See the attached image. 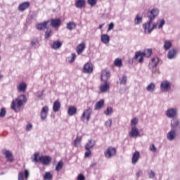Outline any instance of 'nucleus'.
<instances>
[{"label":"nucleus","mask_w":180,"mask_h":180,"mask_svg":"<svg viewBox=\"0 0 180 180\" xmlns=\"http://www.w3.org/2000/svg\"><path fill=\"white\" fill-rule=\"evenodd\" d=\"M27 102V97L25 94H21L18 96L16 99L13 100L11 103V109L15 110V112H19L20 110V108L23 106V105H26Z\"/></svg>","instance_id":"obj_1"},{"label":"nucleus","mask_w":180,"mask_h":180,"mask_svg":"<svg viewBox=\"0 0 180 180\" xmlns=\"http://www.w3.org/2000/svg\"><path fill=\"white\" fill-rule=\"evenodd\" d=\"M39 153H35L33 157L31 158L32 162H41L43 165H49L51 162V158L50 156H40Z\"/></svg>","instance_id":"obj_2"},{"label":"nucleus","mask_w":180,"mask_h":180,"mask_svg":"<svg viewBox=\"0 0 180 180\" xmlns=\"http://www.w3.org/2000/svg\"><path fill=\"white\" fill-rule=\"evenodd\" d=\"M144 57H146V51H136L135 53L134 57L131 60H129V64L133 65V63L138 61L140 64H143L144 61Z\"/></svg>","instance_id":"obj_3"},{"label":"nucleus","mask_w":180,"mask_h":180,"mask_svg":"<svg viewBox=\"0 0 180 180\" xmlns=\"http://www.w3.org/2000/svg\"><path fill=\"white\" fill-rule=\"evenodd\" d=\"M151 25H153L151 26ZM143 29L146 34H150L154 29H156L155 23L153 24V21L148 20V22L143 24Z\"/></svg>","instance_id":"obj_4"},{"label":"nucleus","mask_w":180,"mask_h":180,"mask_svg":"<svg viewBox=\"0 0 180 180\" xmlns=\"http://www.w3.org/2000/svg\"><path fill=\"white\" fill-rule=\"evenodd\" d=\"M170 127L172 130L176 131L177 133L180 132V122L178 118L172 119L170 121Z\"/></svg>","instance_id":"obj_5"},{"label":"nucleus","mask_w":180,"mask_h":180,"mask_svg":"<svg viewBox=\"0 0 180 180\" xmlns=\"http://www.w3.org/2000/svg\"><path fill=\"white\" fill-rule=\"evenodd\" d=\"M165 115L169 119H176L178 116V109L171 108L166 110Z\"/></svg>","instance_id":"obj_6"},{"label":"nucleus","mask_w":180,"mask_h":180,"mask_svg":"<svg viewBox=\"0 0 180 180\" xmlns=\"http://www.w3.org/2000/svg\"><path fill=\"white\" fill-rule=\"evenodd\" d=\"M92 115V108L89 107L87 109L84 110L83 112L81 120L82 122H85V118L86 119L87 122H89V119H91V115Z\"/></svg>","instance_id":"obj_7"},{"label":"nucleus","mask_w":180,"mask_h":180,"mask_svg":"<svg viewBox=\"0 0 180 180\" xmlns=\"http://www.w3.org/2000/svg\"><path fill=\"white\" fill-rule=\"evenodd\" d=\"M116 155V148L113 147H108L104 152L105 158L110 159Z\"/></svg>","instance_id":"obj_8"},{"label":"nucleus","mask_w":180,"mask_h":180,"mask_svg":"<svg viewBox=\"0 0 180 180\" xmlns=\"http://www.w3.org/2000/svg\"><path fill=\"white\" fill-rule=\"evenodd\" d=\"M171 89V82L168 80H165L160 84V91L162 92H168Z\"/></svg>","instance_id":"obj_9"},{"label":"nucleus","mask_w":180,"mask_h":180,"mask_svg":"<svg viewBox=\"0 0 180 180\" xmlns=\"http://www.w3.org/2000/svg\"><path fill=\"white\" fill-rule=\"evenodd\" d=\"M158 13H160V11L158 8H153L149 13H148V18L149 20L154 22L155 18L158 16Z\"/></svg>","instance_id":"obj_10"},{"label":"nucleus","mask_w":180,"mask_h":180,"mask_svg":"<svg viewBox=\"0 0 180 180\" xmlns=\"http://www.w3.org/2000/svg\"><path fill=\"white\" fill-rule=\"evenodd\" d=\"M110 78V72L108 70H102L101 79L102 82H108V79Z\"/></svg>","instance_id":"obj_11"},{"label":"nucleus","mask_w":180,"mask_h":180,"mask_svg":"<svg viewBox=\"0 0 180 180\" xmlns=\"http://www.w3.org/2000/svg\"><path fill=\"white\" fill-rule=\"evenodd\" d=\"M47 115H49V107L44 106L40 113V117L42 122H44L47 119Z\"/></svg>","instance_id":"obj_12"},{"label":"nucleus","mask_w":180,"mask_h":180,"mask_svg":"<svg viewBox=\"0 0 180 180\" xmlns=\"http://www.w3.org/2000/svg\"><path fill=\"white\" fill-rule=\"evenodd\" d=\"M2 154L5 155L7 161H9L10 162H12L13 161V155L12 154V152H11L9 150L3 149Z\"/></svg>","instance_id":"obj_13"},{"label":"nucleus","mask_w":180,"mask_h":180,"mask_svg":"<svg viewBox=\"0 0 180 180\" xmlns=\"http://www.w3.org/2000/svg\"><path fill=\"white\" fill-rule=\"evenodd\" d=\"M16 89L18 92L25 94L26 89H27V84L25 82H21L17 85Z\"/></svg>","instance_id":"obj_14"},{"label":"nucleus","mask_w":180,"mask_h":180,"mask_svg":"<svg viewBox=\"0 0 180 180\" xmlns=\"http://www.w3.org/2000/svg\"><path fill=\"white\" fill-rule=\"evenodd\" d=\"M49 22H51V26L54 29H58L61 26V20L60 18L51 19Z\"/></svg>","instance_id":"obj_15"},{"label":"nucleus","mask_w":180,"mask_h":180,"mask_svg":"<svg viewBox=\"0 0 180 180\" xmlns=\"http://www.w3.org/2000/svg\"><path fill=\"white\" fill-rule=\"evenodd\" d=\"M176 136H178V132L171 129L167 134V139L169 141H172L174 139H176Z\"/></svg>","instance_id":"obj_16"},{"label":"nucleus","mask_w":180,"mask_h":180,"mask_svg":"<svg viewBox=\"0 0 180 180\" xmlns=\"http://www.w3.org/2000/svg\"><path fill=\"white\" fill-rule=\"evenodd\" d=\"M94 71V68L92 67V64L87 63L84 65L83 72L84 74H91Z\"/></svg>","instance_id":"obj_17"},{"label":"nucleus","mask_w":180,"mask_h":180,"mask_svg":"<svg viewBox=\"0 0 180 180\" xmlns=\"http://www.w3.org/2000/svg\"><path fill=\"white\" fill-rule=\"evenodd\" d=\"M29 6H30V3L29 1H25L18 6V10L19 12H24L26 9H29Z\"/></svg>","instance_id":"obj_18"},{"label":"nucleus","mask_w":180,"mask_h":180,"mask_svg":"<svg viewBox=\"0 0 180 180\" xmlns=\"http://www.w3.org/2000/svg\"><path fill=\"white\" fill-rule=\"evenodd\" d=\"M129 137L136 138L140 136V133L139 132V129L136 127H132L131 131L129 133Z\"/></svg>","instance_id":"obj_19"},{"label":"nucleus","mask_w":180,"mask_h":180,"mask_svg":"<svg viewBox=\"0 0 180 180\" xmlns=\"http://www.w3.org/2000/svg\"><path fill=\"white\" fill-rule=\"evenodd\" d=\"M110 88V85L108 82H104V84L100 86V91L101 94H105V92H108Z\"/></svg>","instance_id":"obj_20"},{"label":"nucleus","mask_w":180,"mask_h":180,"mask_svg":"<svg viewBox=\"0 0 180 180\" xmlns=\"http://www.w3.org/2000/svg\"><path fill=\"white\" fill-rule=\"evenodd\" d=\"M50 23V20H46L43 22H41L36 25V27L37 30H44L45 29H47V25Z\"/></svg>","instance_id":"obj_21"},{"label":"nucleus","mask_w":180,"mask_h":180,"mask_svg":"<svg viewBox=\"0 0 180 180\" xmlns=\"http://www.w3.org/2000/svg\"><path fill=\"white\" fill-rule=\"evenodd\" d=\"M160 61V59L158 57L153 58L151 60V62L149 63V68H157V65H158V63Z\"/></svg>","instance_id":"obj_22"},{"label":"nucleus","mask_w":180,"mask_h":180,"mask_svg":"<svg viewBox=\"0 0 180 180\" xmlns=\"http://www.w3.org/2000/svg\"><path fill=\"white\" fill-rule=\"evenodd\" d=\"M85 47H86V44L84 42L81 43L77 46L76 51L78 56H79V54H82V53L84 52V50H85Z\"/></svg>","instance_id":"obj_23"},{"label":"nucleus","mask_w":180,"mask_h":180,"mask_svg":"<svg viewBox=\"0 0 180 180\" xmlns=\"http://www.w3.org/2000/svg\"><path fill=\"white\" fill-rule=\"evenodd\" d=\"M75 6L79 9H82L85 6V0H76L75 3Z\"/></svg>","instance_id":"obj_24"},{"label":"nucleus","mask_w":180,"mask_h":180,"mask_svg":"<svg viewBox=\"0 0 180 180\" xmlns=\"http://www.w3.org/2000/svg\"><path fill=\"white\" fill-rule=\"evenodd\" d=\"M61 109V103L58 101H56L53 105V110L56 112H59Z\"/></svg>","instance_id":"obj_25"},{"label":"nucleus","mask_w":180,"mask_h":180,"mask_svg":"<svg viewBox=\"0 0 180 180\" xmlns=\"http://www.w3.org/2000/svg\"><path fill=\"white\" fill-rule=\"evenodd\" d=\"M139 158H140V152L135 151L132 155V159H131L132 164H136L137 161H139Z\"/></svg>","instance_id":"obj_26"},{"label":"nucleus","mask_w":180,"mask_h":180,"mask_svg":"<svg viewBox=\"0 0 180 180\" xmlns=\"http://www.w3.org/2000/svg\"><path fill=\"white\" fill-rule=\"evenodd\" d=\"M164 25H165V20L159 19L156 24H155V26H156V29H162V27H164Z\"/></svg>","instance_id":"obj_27"},{"label":"nucleus","mask_w":180,"mask_h":180,"mask_svg":"<svg viewBox=\"0 0 180 180\" xmlns=\"http://www.w3.org/2000/svg\"><path fill=\"white\" fill-rule=\"evenodd\" d=\"M101 39L102 43H103L104 44H108V43L110 41V37H109V35L106 34H103L101 35Z\"/></svg>","instance_id":"obj_28"},{"label":"nucleus","mask_w":180,"mask_h":180,"mask_svg":"<svg viewBox=\"0 0 180 180\" xmlns=\"http://www.w3.org/2000/svg\"><path fill=\"white\" fill-rule=\"evenodd\" d=\"M96 142L94 140L89 139L88 141V143L85 146V150H91V148H94V146H95Z\"/></svg>","instance_id":"obj_29"},{"label":"nucleus","mask_w":180,"mask_h":180,"mask_svg":"<svg viewBox=\"0 0 180 180\" xmlns=\"http://www.w3.org/2000/svg\"><path fill=\"white\" fill-rule=\"evenodd\" d=\"M176 49H172L169 51L167 53V58H169V60H172L174 57L176 56Z\"/></svg>","instance_id":"obj_30"},{"label":"nucleus","mask_w":180,"mask_h":180,"mask_svg":"<svg viewBox=\"0 0 180 180\" xmlns=\"http://www.w3.org/2000/svg\"><path fill=\"white\" fill-rule=\"evenodd\" d=\"M61 46H63V44L60 41H55L51 45V49H53V50H57L60 49Z\"/></svg>","instance_id":"obj_31"},{"label":"nucleus","mask_w":180,"mask_h":180,"mask_svg":"<svg viewBox=\"0 0 180 180\" xmlns=\"http://www.w3.org/2000/svg\"><path fill=\"white\" fill-rule=\"evenodd\" d=\"M77 113V108L75 106H70L68 110V114L69 116H74Z\"/></svg>","instance_id":"obj_32"},{"label":"nucleus","mask_w":180,"mask_h":180,"mask_svg":"<svg viewBox=\"0 0 180 180\" xmlns=\"http://www.w3.org/2000/svg\"><path fill=\"white\" fill-rule=\"evenodd\" d=\"M105 105V101L100 100L98 102H97L95 105V110H99V109H102V107Z\"/></svg>","instance_id":"obj_33"},{"label":"nucleus","mask_w":180,"mask_h":180,"mask_svg":"<svg viewBox=\"0 0 180 180\" xmlns=\"http://www.w3.org/2000/svg\"><path fill=\"white\" fill-rule=\"evenodd\" d=\"M171 47H172V42H171V41L169 40H166L163 45L164 50H166V51L169 50Z\"/></svg>","instance_id":"obj_34"},{"label":"nucleus","mask_w":180,"mask_h":180,"mask_svg":"<svg viewBox=\"0 0 180 180\" xmlns=\"http://www.w3.org/2000/svg\"><path fill=\"white\" fill-rule=\"evenodd\" d=\"M142 22H143V17L137 14L134 19V25H140V23H142Z\"/></svg>","instance_id":"obj_35"},{"label":"nucleus","mask_w":180,"mask_h":180,"mask_svg":"<svg viewBox=\"0 0 180 180\" xmlns=\"http://www.w3.org/2000/svg\"><path fill=\"white\" fill-rule=\"evenodd\" d=\"M146 89L148 92H154L155 91V84H154V83L149 84L147 86Z\"/></svg>","instance_id":"obj_36"},{"label":"nucleus","mask_w":180,"mask_h":180,"mask_svg":"<svg viewBox=\"0 0 180 180\" xmlns=\"http://www.w3.org/2000/svg\"><path fill=\"white\" fill-rule=\"evenodd\" d=\"M68 30H72L73 29H75V27H77V25L75 24L74 22H70L67 23V26H66Z\"/></svg>","instance_id":"obj_37"},{"label":"nucleus","mask_w":180,"mask_h":180,"mask_svg":"<svg viewBox=\"0 0 180 180\" xmlns=\"http://www.w3.org/2000/svg\"><path fill=\"white\" fill-rule=\"evenodd\" d=\"M82 141V137L77 136V138L74 141V146L75 147H79V145L81 144Z\"/></svg>","instance_id":"obj_38"},{"label":"nucleus","mask_w":180,"mask_h":180,"mask_svg":"<svg viewBox=\"0 0 180 180\" xmlns=\"http://www.w3.org/2000/svg\"><path fill=\"white\" fill-rule=\"evenodd\" d=\"M119 79H120V84L121 85H126L127 82V76L124 75L122 77H120Z\"/></svg>","instance_id":"obj_39"},{"label":"nucleus","mask_w":180,"mask_h":180,"mask_svg":"<svg viewBox=\"0 0 180 180\" xmlns=\"http://www.w3.org/2000/svg\"><path fill=\"white\" fill-rule=\"evenodd\" d=\"M63 161H59L56 167V171H57V172H59V171H61V169H63Z\"/></svg>","instance_id":"obj_40"},{"label":"nucleus","mask_w":180,"mask_h":180,"mask_svg":"<svg viewBox=\"0 0 180 180\" xmlns=\"http://www.w3.org/2000/svg\"><path fill=\"white\" fill-rule=\"evenodd\" d=\"M114 65H115V67H122V59L116 58L114 60Z\"/></svg>","instance_id":"obj_41"},{"label":"nucleus","mask_w":180,"mask_h":180,"mask_svg":"<svg viewBox=\"0 0 180 180\" xmlns=\"http://www.w3.org/2000/svg\"><path fill=\"white\" fill-rule=\"evenodd\" d=\"M44 180H51L53 179V174L50 172H46L44 175Z\"/></svg>","instance_id":"obj_42"},{"label":"nucleus","mask_w":180,"mask_h":180,"mask_svg":"<svg viewBox=\"0 0 180 180\" xmlns=\"http://www.w3.org/2000/svg\"><path fill=\"white\" fill-rule=\"evenodd\" d=\"M104 113L106 115V116H110L112 115V113H113V108H112V107H108L107 110L104 111Z\"/></svg>","instance_id":"obj_43"},{"label":"nucleus","mask_w":180,"mask_h":180,"mask_svg":"<svg viewBox=\"0 0 180 180\" xmlns=\"http://www.w3.org/2000/svg\"><path fill=\"white\" fill-rule=\"evenodd\" d=\"M51 36V29L49 27L46 28V31L45 32L44 37L45 39H49Z\"/></svg>","instance_id":"obj_44"},{"label":"nucleus","mask_w":180,"mask_h":180,"mask_svg":"<svg viewBox=\"0 0 180 180\" xmlns=\"http://www.w3.org/2000/svg\"><path fill=\"white\" fill-rule=\"evenodd\" d=\"M139 123V119L137 118H134L131 120V127H136V124Z\"/></svg>","instance_id":"obj_45"},{"label":"nucleus","mask_w":180,"mask_h":180,"mask_svg":"<svg viewBox=\"0 0 180 180\" xmlns=\"http://www.w3.org/2000/svg\"><path fill=\"white\" fill-rule=\"evenodd\" d=\"M149 150L152 152V153H155L157 152V147H155V145H154V143H152L149 146Z\"/></svg>","instance_id":"obj_46"},{"label":"nucleus","mask_w":180,"mask_h":180,"mask_svg":"<svg viewBox=\"0 0 180 180\" xmlns=\"http://www.w3.org/2000/svg\"><path fill=\"white\" fill-rule=\"evenodd\" d=\"M37 43H39V39H37V38H34V39L31 41V42H30V46H31L32 47H33V46H36V44H37Z\"/></svg>","instance_id":"obj_47"},{"label":"nucleus","mask_w":180,"mask_h":180,"mask_svg":"<svg viewBox=\"0 0 180 180\" xmlns=\"http://www.w3.org/2000/svg\"><path fill=\"white\" fill-rule=\"evenodd\" d=\"M148 174L150 179H153L155 176V172H154V171L153 170H150V172H148Z\"/></svg>","instance_id":"obj_48"},{"label":"nucleus","mask_w":180,"mask_h":180,"mask_svg":"<svg viewBox=\"0 0 180 180\" xmlns=\"http://www.w3.org/2000/svg\"><path fill=\"white\" fill-rule=\"evenodd\" d=\"M86 152L84 153L85 158H88L91 154H92V152L91 151V149H86Z\"/></svg>","instance_id":"obj_49"},{"label":"nucleus","mask_w":180,"mask_h":180,"mask_svg":"<svg viewBox=\"0 0 180 180\" xmlns=\"http://www.w3.org/2000/svg\"><path fill=\"white\" fill-rule=\"evenodd\" d=\"M6 115V110L5 108H1L0 112V117H5V115Z\"/></svg>","instance_id":"obj_50"},{"label":"nucleus","mask_w":180,"mask_h":180,"mask_svg":"<svg viewBox=\"0 0 180 180\" xmlns=\"http://www.w3.org/2000/svg\"><path fill=\"white\" fill-rule=\"evenodd\" d=\"M75 58H77V54H75V53H72V57L69 62L74 63V61H75Z\"/></svg>","instance_id":"obj_51"},{"label":"nucleus","mask_w":180,"mask_h":180,"mask_svg":"<svg viewBox=\"0 0 180 180\" xmlns=\"http://www.w3.org/2000/svg\"><path fill=\"white\" fill-rule=\"evenodd\" d=\"M87 2L89 5H91V6H94V5H96V0H88Z\"/></svg>","instance_id":"obj_52"},{"label":"nucleus","mask_w":180,"mask_h":180,"mask_svg":"<svg viewBox=\"0 0 180 180\" xmlns=\"http://www.w3.org/2000/svg\"><path fill=\"white\" fill-rule=\"evenodd\" d=\"M18 180H25V177L23 176V172H19Z\"/></svg>","instance_id":"obj_53"},{"label":"nucleus","mask_w":180,"mask_h":180,"mask_svg":"<svg viewBox=\"0 0 180 180\" xmlns=\"http://www.w3.org/2000/svg\"><path fill=\"white\" fill-rule=\"evenodd\" d=\"M105 125L106 127H110L112 126V119H109L108 121H106Z\"/></svg>","instance_id":"obj_54"},{"label":"nucleus","mask_w":180,"mask_h":180,"mask_svg":"<svg viewBox=\"0 0 180 180\" xmlns=\"http://www.w3.org/2000/svg\"><path fill=\"white\" fill-rule=\"evenodd\" d=\"M33 129V124H28L26 127V131H30V130H32Z\"/></svg>","instance_id":"obj_55"},{"label":"nucleus","mask_w":180,"mask_h":180,"mask_svg":"<svg viewBox=\"0 0 180 180\" xmlns=\"http://www.w3.org/2000/svg\"><path fill=\"white\" fill-rule=\"evenodd\" d=\"M77 180H85V176L82 174H78Z\"/></svg>","instance_id":"obj_56"},{"label":"nucleus","mask_w":180,"mask_h":180,"mask_svg":"<svg viewBox=\"0 0 180 180\" xmlns=\"http://www.w3.org/2000/svg\"><path fill=\"white\" fill-rule=\"evenodd\" d=\"M151 69L153 74H160V71L157 69V68H152Z\"/></svg>","instance_id":"obj_57"},{"label":"nucleus","mask_w":180,"mask_h":180,"mask_svg":"<svg viewBox=\"0 0 180 180\" xmlns=\"http://www.w3.org/2000/svg\"><path fill=\"white\" fill-rule=\"evenodd\" d=\"M44 93V90H43L41 93H40V91H38L37 93V98H41V96H43Z\"/></svg>","instance_id":"obj_58"},{"label":"nucleus","mask_w":180,"mask_h":180,"mask_svg":"<svg viewBox=\"0 0 180 180\" xmlns=\"http://www.w3.org/2000/svg\"><path fill=\"white\" fill-rule=\"evenodd\" d=\"M114 26H115V24H113V22H110L108 25V30H112Z\"/></svg>","instance_id":"obj_59"},{"label":"nucleus","mask_w":180,"mask_h":180,"mask_svg":"<svg viewBox=\"0 0 180 180\" xmlns=\"http://www.w3.org/2000/svg\"><path fill=\"white\" fill-rule=\"evenodd\" d=\"M25 178L27 179L29 178V171L25 170Z\"/></svg>","instance_id":"obj_60"},{"label":"nucleus","mask_w":180,"mask_h":180,"mask_svg":"<svg viewBox=\"0 0 180 180\" xmlns=\"http://www.w3.org/2000/svg\"><path fill=\"white\" fill-rule=\"evenodd\" d=\"M103 26H105V23L101 24V25L98 26V29H102V27H103Z\"/></svg>","instance_id":"obj_61"},{"label":"nucleus","mask_w":180,"mask_h":180,"mask_svg":"<svg viewBox=\"0 0 180 180\" xmlns=\"http://www.w3.org/2000/svg\"><path fill=\"white\" fill-rule=\"evenodd\" d=\"M141 174V172H136V175L137 178H139V177H140V174Z\"/></svg>","instance_id":"obj_62"},{"label":"nucleus","mask_w":180,"mask_h":180,"mask_svg":"<svg viewBox=\"0 0 180 180\" xmlns=\"http://www.w3.org/2000/svg\"><path fill=\"white\" fill-rule=\"evenodd\" d=\"M148 53H149V56H151V53H153L152 49H148Z\"/></svg>","instance_id":"obj_63"},{"label":"nucleus","mask_w":180,"mask_h":180,"mask_svg":"<svg viewBox=\"0 0 180 180\" xmlns=\"http://www.w3.org/2000/svg\"><path fill=\"white\" fill-rule=\"evenodd\" d=\"M2 78H4V75H2L1 74H0V81H1V79H2Z\"/></svg>","instance_id":"obj_64"}]
</instances>
